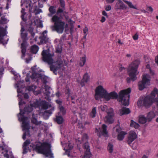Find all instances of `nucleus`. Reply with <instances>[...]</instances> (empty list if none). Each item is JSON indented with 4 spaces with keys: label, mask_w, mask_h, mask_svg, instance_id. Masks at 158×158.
Instances as JSON below:
<instances>
[{
    "label": "nucleus",
    "mask_w": 158,
    "mask_h": 158,
    "mask_svg": "<svg viewBox=\"0 0 158 158\" xmlns=\"http://www.w3.org/2000/svg\"><path fill=\"white\" fill-rule=\"evenodd\" d=\"M59 1L60 6L61 8H58L56 12V15H54L52 18V21L54 23L52 28L53 30L56 31L58 34H62L63 33L64 28L68 27V24L61 19L62 18L61 15H59L60 17L57 15L63 13L65 8V3L64 0Z\"/></svg>",
    "instance_id": "f257e3e1"
},
{
    "label": "nucleus",
    "mask_w": 158,
    "mask_h": 158,
    "mask_svg": "<svg viewBox=\"0 0 158 158\" xmlns=\"http://www.w3.org/2000/svg\"><path fill=\"white\" fill-rule=\"evenodd\" d=\"M131 91V89L129 88L127 89L121 90L119 93V95L115 91L111 92L108 93L107 91L104 89L103 95L105 99L108 101L110 99H118V100L121 102L124 106H128L130 99V94Z\"/></svg>",
    "instance_id": "f03ea898"
},
{
    "label": "nucleus",
    "mask_w": 158,
    "mask_h": 158,
    "mask_svg": "<svg viewBox=\"0 0 158 158\" xmlns=\"http://www.w3.org/2000/svg\"><path fill=\"white\" fill-rule=\"evenodd\" d=\"M41 54L43 61L47 62L48 64H50V70L54 74H56V71L60 69L63 66L62 62H58L55 64H52L53 61L52 56L46 50H44Z\"/></svg>",
    "instance_id": "7ed1b4c3"
},
{
    "label": "nucleus",
    "mask_w": 158,
    "mask_h": 158,
    "mask_svg": "<svg viewBox=\"0 0 158 158\" xmlns=\"http://www.w3.org/2000/svg\"><path fill=\"white\" fill-rule=\"evenodd\" d=\"M140 64V61L136 59L133 61L129 65L128 72L130 77L126 79L127 83H130L131 81H134L137 79L136 76L138 74L137 69Z\"/></svg>",
    "instance_id": "20e7f679"
},
{
    "label": "nucleus",
    "mask_w": 158,
    "mask_h": 158,
    "mask_svg": "<svg viewBox=\"0 0 158 158\" xmlns=\"http://www.w3.org/2000/svg\"><path fill=\"white\" fill-rule=\"evenodd\" d=\"M20 112L19 114L20 116L19 117V121L22 122L23 130L24 131V132L22 138L23 140H25L26 138V136L30 135V131H29V124L26 121L27 120V118L24 116L25 112L24 109L22 110L21 108H19Z\"/></svg>",
    "instance_id": "39448f33"
},
{
    "label": "nucleus",
    "mask_w": 158,
    "mask_h": 158,
    "mask_svg": "<svg viewBox=\"0 0 158 158\" xmlns=\"http://www.w3.org/2000/svg\"><path fill=\"white\" fill-rule=\"evenodd\" d=\"M35 150L38 153L42 154L47 157L49 156L52 157L53 155L51 149L50 145L48 143H44L40 145L36 144Z\"/></svg>",
    "instance_id": "423d86ee"
},
{
    "label": "nucleus",
    "mask_w": 158,
    "mask_h": 158,
    "mask_svg": "<svg viewBox=\"0 0 158 158\" xmlns=\"http://www.w3.org/2000/svg\"><path fill=\"white\" fill-rule=\"evenodd\" d=\"M151 77L148 74H144L142 76V80L138 83V88L139 90H142L150 85Z\"/></svg>",
    "instance_id": "0eeeda50"
},
{
    "label": "nucleus",
    "mask_w": 158,
    "mask_h": 158,
    "mask_svg": "<svg viewBox=\"0 0 158 158\" xmlns=\"http://www.w3.org/2000/svg\"><path fill=\"white\" fill-rule=\"evenodd\" d=\"M95 98L96 100H98L100 98H104L105 97L104 96V88L102 85H100L98 86L95 90Z\"/></svg>",
    "instance_id": "6e6552de"
},
{
    "label": "nucleus",
    "mask_w": 158,
    "mask_h": 158,
    "mask_svg": "<svg viewBox=\"0 0 158 158\" xmlns=\"http://www.w3.org/2000/svg\"><path fill=\"white\" fill-rule=\"evenodd\" d=\"M107 115L105 117L104 121L106 123H112L114 122V120L113 117L114 116V110L112 108L109 109L107 111Z\"/></svg>",
    "instance_id": "1a4fd4ad"
},
{
    "label": "nucleus",
    "mask_w": 158,
    "mask_h": 158,
    "mask_svg": "<svg viewBox=\"0 0 158 158\" xmlns=\"http://www.w3.org/2000/svg\"><path fill=\"white\" fill-rule=\"evenodd\" d=\"M31 78L32 79H36L37 77L40 78L41 79L42 82L44 84H46L47 83V79L48 77L41 73L39 74L38 73H34L31 75Z\"/></svg>",
    "instance_id": "9d476101"
},
{
    "label": "nucleus",
    "mask_w": 158,
    "mask_h": 158,
    "mask_svg": "<svg viewBox=\"0 0 158 158\" xmlns=\"http://www.w3.org/2000/svg\"><path fill=\"white\" fill-rule=\"evenodd\" d=\"M84 148L85 149V152L83 158H90L91 157L92 155L90 152L89 146L88 142H85L83 145Z\"/></svg>",
    "instance_id": "9b49d317"
},
{
    "label": "nucleus",
    "mask_w": 158,
    "mask_h": 158,
    "mask_svg": "<svg viewBox=\"0 0 158 158\" xmlns=\"http://www.w3.org/2000/svg\"><path fill=\"white\" fill-rule=\"evenodd\" d=\"M137 137V135L135 132L133 131H130L129 132V136L128 137L127 143L130 145L132 142L136 139Z\"/></svg>",
    "instance_id": "f8f14e48"
},
{
    "label": "nucleus",
    "mask_w": 158,
    "mask_h": 158,
    "mask_svg": "<svg viewBox=\"0 0 158 158\" xmlns=\"http://www.w3.org/2000/svg\"><path fill=\"white\" fill-rule=\"evenodd\" d=\"M47 31L46 30L44 31L39 37L40 43L41 44H46L48 41L49 38L47 36Z\"/></svg>",
    "instance_id": "ddd939ff"
},
{
    "label": "nucleus",
    "mask_w": 158,
    "mask_h": 158,
    "mask_svg": "<svg viewBox=\"0 0 158 158\" xmlns=\"http://www.w3.org/2000/svg\"><path fill=\"white\" fill-rule=\"evenodd\" d=\"M38 105L40 106L42 109L44 110H46L49 107L51 106V105L45 101H42L39 102Z\"/></svg>",
    "instance_id": "4468645a"
},
{
    "label": "nucleus",
    "mask_w": 158,
    "mask_h": 158,
    "mask_svg": "<svg viewBox=\"0 0 158 158\" xmlns=\"http://www.w3.org/2000/svg\"><path fill=\"white\" fill-rule=\"evenodd\" d=\"M131 111L129 108L123 107L119 110V114L122 116L124 114H127L130 113Z\"/></svg>",
    "instance_id": "2eb2a0df"
},
{
    "label": "nucleus",
    "mask_w": 158,
    "mask_h": 158,
    "mask_svg": "<svg viewBox=\"0 0 158 158\" xmlns=\"http://www.w3.org/2000/svg\"><path fill=\"white\" fill-rule=\"evenodd\" d=\"M6 34V30L3 27L0 26V43L2 42L3 37Z\"/></svg>",
    "instance_id": "dca6fc26"
},
{
    "label": "nucleus",
    "mask_w": 158,
    "mask_h": 158,
    "mask_svg": "<svg viewBox=\"0 0 158 158\" xmlns=\"http://www.w3.org/2000/svg\"><path fill=\"white\" fill-rule=\"evenodd\" d=\"M107 126L105 124H103L102 126V130L100 131V132L102 135L105 137H107L108 136V131H107Z\"/></svg>",
    "instance_id": "f3484780"
},
{
    "label": "nucleus",
    "mask_w": 158,
    "mask_h": 158,
    "mask_svg": "<svg viewBox=\"0 0 158 158\" xmlns=\"http://www.w3.org/2000/svg\"><path fill=\"white\" fill-rule=\"evenodd\" d=\"M156 116L154 112L153 111H151L148 112L147 115V118L148 122L151 121L152 119L154 118Z\"/></svg>",
    "instance_id": "a211bd4d"
},
{
    "label": "nucleus",
    "mask_w": 158,
    "mask_h": 158,
    "mask_svg": "<svg viewBox=\"0 0 158 158\" xmlns=\"http://www.w3.org/2000/svg\"><path fill=\"white\" fill-rule=\"evenodd\" d=\"M31 123L35 124V125H38L42 123L41 121H38L37 118L35 117L34 114L32 115V118L31 119Z\"/></svg>",
    "instance_id": "6ab92c4d"
},
{
    "label": "nucleus",
    "mask_w": 158,
    "mask_h": 158,
    "mask_svg": "<svg viewBox=\"0 0 158 158\" xmlns=\"http://www.w3.org/2000/svg\"><path fill=\"white\" fill-rule=\"evenodd\" d=\"M56 6H51L48 9V10L50 12V14H48V16L49 17L52 16V15L55 14L56 13Z\"/></svg>",
    "instance_id": "aec40b11"
},
{
    "label": "nucleus",
    "mask_w": 158,
    "mask_h": 158,
    "mask_svg": "<svg viewBox=\"0 0 158 158\" xmlns=\"http://www.w3.org/2000/svg\"><path fill=\"white\" fill-rule=\"evenodd\" d=\"M44 89H45L44 94L47 97H49L51 94V91L52 89L51 87L49 86L46 85L44 86Z\"/></svg>",
    "instance_id": "412c9836"
},
{
    "label": "nucleus",
    "mask_w": 158,
    "mask_h": 158,
    "mask_svg": "<svg viewBox=\"0 0 158 158\" xmlns=\"http://www.w3.org/2000/svg\"><path fill=\"white\" fill-rule=\"evenodd\" d=\"M139 121L140 123L144 124L148 122L147 119L143 115H140L139 117Z\"/></svg>",
    "instance_id": "4be33fe9"
},
{
    "label": "nucleus",
    "mask_w": 158,
    "mask_h": 158,
    "mask_svg": "<svg viewBox=\"0 0 158 158\" xmlns=\"http://www.w3.org/2000/svg\"><path fill=\"white\" fill-rule=\"evenodd\" d=\"M33 106L32 104H31L30 106L29 105L26 106L24 108V110L26 112H31L33 110Z\"/></svg>",
    "instance_id": "5701e85b"
},
{
    "label": "nucleus",
    "mask_w": 158,
    "mask_h": 158,
    "mask_svg": "<svg viewBox=\"0 0 158 158\" xmlns=\"http://www.w3.org/2000/svg\"><path fill=\"white\" fill-rule=\"evenodd\" d=\"M126 134V132L123 131H121L120 132L118 135V139L119 141L123 140L124 138V136Z\"/></svg>",
    "instance_id": "b1692460"
},
{
    "label": "nucleus",
    "mask_w": 158,
    "mask_h": 158,
    "mask_svg": "<svg viewBox=\"0 0 158 158\" xmlns=\"http://www.w3.org/2000/svg\"><path fill=\"white\" fill-rule=\"evenodd\" d=\"M119 2L118 3H117L116 6H118V5H119V6L118 7V9H126V6L123 3V2L120 0H118Z\"/></svg>",
    "instance_id": "393cba45"
},
{
    "label": "nucleus",
    "mask_w": 158,
    "mask_h": 158,
    "mask_svg": "<svg viewBox=\"0 0 158 158\" xmlns=\"http://www.w3.org/2000/svg\"><path fill=\"white\" fill-rule=\"evenodd\" d=\"M39 47L36 45L32 46L31 47V50L33 53L36 54L39 50Z\"/></svg>",
    "instance_id": "a878e982"
},
{
    "label": "nucleus",
    "mask_w": 158,
    "mask_h": 158,
    "mask_svg": "<svg viewBox=\"0 0 158 158\" xmlns=\"http://www.w3.org/2000/svg\"><path fill=\"white\" fill-rule=\"evenodd\" d=\"M54 110V108L53 107L51 108L50 110H45L44 112V116L46 115L48 117L52 114V112Z\"/></svg>",
    "instance_id": "bb28decb"
},
{
    "label": "nucleus",
    "mask_w": 158,
    "mask_h": 158,
    "mask_svg": "<svg viewBox=\"0 0 158 158\" xmlns=\"http://www.w3.org/2000/svg\"><path fill=\"white\" fill-rule=\"evenodd\" d=\"M63 118L61 116H57L56 117V121L59 124H62L63 122Z\"/></svg>",
    "instance_id": "cd10ccee"
},
{
    "label": "nucleus",
    "mask_w": 158,
    "mask_h": 158,
    "mask_svg": "<svg viewBox=\"0 0 158 158\" xmlns=\"http://www.w3.org/2000/svg\"><path fill=\"white\" fill-rule=\"evenodd\" d=\"M114 150V146L111 143H109L107 146V150L109 153H112Z\"/></svg>",
    "instance_id": "c85d7f7f"
},
{
    "label": "nucleus",
    "mask_w": 158,
    "mask_h": 158,
    "mask_svg": "<svg viewBox=\"0 0 158 158\" xmlns=\"http://www.w3.org/2000/svg\"><path fill=\"white\" fill-rule=\"evenodd\" d=\"M96 107H93L92 110L90 113V116L91 117L93 118L96 116Z\"/></svg>",
    "instance_id": "c756f323"
},
{
    "label": "nucleus",
    "mask_w": 158,
    "mask_h": 158,
    "mask_svg": "<svg viewBox=\"0 0 158 158\" xmlns=\"http://www.w3.org/2000/svg\"><path fill=\"white\" fill-rule=\"evenodd\" d=\"M86 61V56H85L81 58L79 62V65L81 66H83L85 64Z\"/></svg>",
    "instance_id": "7c9ffc66"
},
{
    "label": "nucleus",
    "mask_w": 158,
    "mask_h": 158,
    "mask_svg": "<svg viewBox=\"0 0 158 158\" xmlns=\"http://www.w3.org/2000/svg\"><path fill=\"white\" fill-rule=\"evenodd\" d=\"M130 126L131 127H134L135 128H138L139 127V125L137 123H136L133 120H131Z\"/></svg>",
    "instance_id": "2f4dec72"
},
{
    "label": "nucleus",
    "mask_w": 158,
    "mask_h": 158,
    "mask_svg": "<svg viewBox=\"0 0 158 158\" xmlns=\"http://www.w3.org/2000/svg\"><path fill=\"white\" fill-rule=\"evenodd\" d=\"M82 79L85 81L86 83H87L89 81L90 77L87 73H86L83 75Z\"/></svg>",
    "instance_id": "473e14b6"
},
{
    "label": "nucleus",
    "mask_w": 158,
    "mask_h": 158,
    "mask_svg": "<svg viewBox=\"0 0 158 158\" xmlns=\"http://www.w3.org/2000/svg\"><path fill=\"white\" fill-rule=\"evenodd\" d=\"M123 1L128 5L130 8L137 9L136 6H133L131 2L124 0H123Z\"/></svg>",
    "instance_id": "72a5a7b5"
},
{
    "label": "nucleus",
    "mask_w": 158,
    "mask_h": 158,
    "mask_svg": "<svg viewBox=\"0 0 158 158\" xmlns=\"http://www.w3.org/2000/svg\"><path fill=\"white\" fill-rule=\"evenodd\" d=\"M60 112L62 113L63 115H64L66 113V110L63 106H60V107H59Z\"/></svg>",
    "instance_id": "f704fd0d"
},
{
    "label": "nucleus",
    "mask_w": 158,
    "mask_h": 158,
    "mask_svg": "<svg viewBox=\"0 0 158 158\" xmlns=\"http://www.w3.org/2000/svg\"><path fill=\"white\" fill-rule=\"evenodd\" d=\"M7 23V19L5 16H2L1 18V19L0 20V23L5 24Z\"/></svg>",
    "instance_id": "c9c22d12"
},
{
    "label": "nucleus",
    "mask_w": 158,
    "mask_h": 158,
    "mask_svg": "<svg viewBox=\"0 0 158 158\" xmlns=\"http://www.w3.org/2000/svg\"><path fill=\"white\" fill-rule=\"evenodd\" d=\"M21 36L22 39L24 40H26L27 38V32L24 33L21 32Z\"/></svg>",
    "instance_id": "e433bc0d"
},
{
    "label": "nucleus",
    "mask_w": 158,
    "mask_h": 158,
    "mask_svg": "<svg viewBox=\"0 0 158 158\" xmlns=\"http://www.w3.org/2000/svg\"><path fill=\"white\" fill-rule=\"evenodd\" d=\"M31 143L30 140L27 139L24 143L23 144V147H27Z\"/></svg>",
    "instance_id": "4c0bfd02"
},
{
    "label": "nucleus",
    "mask_w": 158,
    "mask_h": 158,
    "mask_svg": "<svg viewBox=\"0 0 158 158\" xmlns=\"http://www.w3.org/2000/svg\"><path fill=\"white\" fill-rule=\"evenodd\" d=\"M101 109L103 111H106L107 110V106L106 105H102L101 106Z\"/></svg>",
    "instance_id": "58836bf2"
},
{
    "label": "nucleus",
    "mask_w": 158,
    "mask_h": 158,
    "mask_svg": "<svg viewBox=\"0 0 158 158\" xmlns=\"http://www.w3.org/2000/svg\"><path fill=\"white\" fill-rule=\"evenodd\" d=\"M25 102L24 101H23L21 99L19 103V108H21V106L23 104H25Z\"/></svg>",
    "instance_id": "ea45409f"
},
{
    "label": "nucleus",
    "mask_w": 158,
    "mask_h": 158,
    "mask_svg": "<svg viewBox=\"0 0 158 158\" xmlns=\"http://www.w3.org/2000/svg\"><path fill=\"white\" fill-rule=\"evenodd\" d=\"M56 103L59 106V107H60V106H62V101L60 99L56 100Z\"/></svg>",
    "instance_id": "a19ab883"
},
{
    "label": "nucleus",
    "mask_w": 158,
    "mask_h": 158,
    "mask_svg": "<svg viewBox=\"0 0 158 158\" xmlns=\"http://www.w3.org/2000/svg\"><path fill=\"white\" fill-rule=\"evenodd\" d=\"M62 48L61 47H57L56 48V53H61L62 52Z\"/></svg>",
    "instance_id": "79ce46f5"
},
{
    "label": "nucleus",
    "mask_w": 158,
    "mask_h": 158,
    "mask_svg": "<svg viewBox=\"0 0 158 158\" xmlns=\"http://www.w3.org/2000/svg\"><path fill=\"white\" fill-rule=\"evenodd\" d=\"M105 9L106 11H109L111 9V6L110 5H108L105 6Z\"/></svg>",
    "instance_id": "37998d69"
},
{
    "label": "nucleus",
    "mask_w": 158,
    "mask_h": 158,
    "mask_svg": "<svg viewBox=\"0 0 158 158\" xmlns=\"http://www.w3.org/2000/svg\"><path fill=\"white\" fill-rule=\"evenodd\" d=\"M88 31V28L86 26H85V27L83 29V31L84 35H87Z\"/></svg>",
    "instance_id": "c03bdc74"
},
{
    "label": "nucleus",
    "mask_w": 158,
    "mask_h": 158,
    "mask_svg": "<svg viewBox=\"0 0 158 158\" xmlns=\"http://www.w3.org/2000/svg\"><path fill=\"white\" fill-rule=\"evenodd\" d=\"M138 35L137 33H136L135 35L133 36V38L135 40H137L138 39Z\"/></svg>",
    "instance_id": "a18cd8bd"
},
{
    "label": "nucleus",
    "mask_w": 158,
    "mask_h": 158,
    "mask_svg": "<svg viewBox=\"0 0 158 158\" xmlns=\"http://www.w3.org/2000/svg\"><path fill=\"white\" fill-rule=\"evenodd\" d=\"M85 83H86L85 82V81H84L82 79L80 82V84L81 86L82 87H83L85 86Z\"/></svg>",
    "instance_id": "49530a36"
},
{
    "label": "nucleus",
    "mask_w": 158,
    "mask_h": 158,
    "mask_svg": "<svg viewBox=\"0 0 158 158\" xmlns=\"http://www.w3.org/2000/svg\"><path fill=\"white\" fill-rule=\"evenodd\" d=\"M26 49L25 48H23L22 49L21 52L22 54V56H24L25 55Z\"/></svg>",
    "instance_id": "de8ad7c7"
},
{
    "label": "nucleus",
    "mask_w": 158,
    "mask_h": 158,
    "mask_svg": "<svg viewBox=\"0 0 158 158\" xmlns=\"http://www.w3.org/2000/svg\"><path fill=\"white\" fill-rule=\"evenodd\" d=\"M102 14L103 15L106 16L107 18L108 17V16L107 15V13L105 10H103L102 11Z\"/></svg>",
    "instance_id": "09e8293b"
},
{
    "label": "nucleus",
    "mask_w": 158,
    "mask_h": 158,
    "mask_svg": "<svg viewBox=\"0 0 158 158\" xmlns=\"http://www.w3.org/2000/svg\"><path fill=\"white\" fill-rule=\"evenodd\" d=\"M36 65H35L33 66L31 68V70L33 72L32 74L34 73H35V70L36 69Z\"/></svg>",
    "instance_id": "8fccbe9b"
},
{
    "label": "nucleus",
    "mask_w": 158,
    "mask_h": 158,
    "mask_svg": "<svg viewBox=\"0 0 158 158\" xmlns=\"http://www.w3.org/2000/svg\"><path fill=\"white\" fill-rule=\"evenodd\" d=\"M65 94L68 95V97L70 96V93L69 89H67L65 91Z\"/></svg>",
    "instance_id": "3c124183"
},
{
    "label": "nucleus",
    "mask_w": 158,
    "mask_h": 158,
    "mask_svg": "<svg viewBox=\"0 0 158 158\" xmlns=\"http://www.w3.org/2000/svg\"><path fill=\"white\" fill-rule=\"evenodd\" d=\"M23 97L24 99H28L29 98V96L27 93H25L23 95Z\"/></svg>",
    "instance_id": "603ef678"
},
{
    "label": "nucleus",
    "mask_w": 158,
    "mask_h": 158,
    "mask_svg": "<svg viewBox=\"0 0 158 158\" xmlns=\"http://www.w3.org/2000/svg\"><path fill=\"white\" fill-rule=\"evenodd\" d=\"M121 129L120 127H118V128H116V132L118 133V134L120 132H121Z\"/></svg>",
    "instance_id": "864d4df0"
},
{
    "label": "nucleus",
    "mask_w": 158,
    "mask_h": 158,
    "mask_svg": "<svg viewBox=\"0 0 158 158\" xmlns=\"http://www.w3.org/2000/svg\"><path fill=\"white\" fill-rule=\"evenodd\" d=\"M23 148L24 153H26L27 152V147H23Z\"/></svg>",
    "instance_id": "5fc2aeb1"
},
{
    "label": "nucleus",
    "mask_w": 158,
    "mask_h": 158,
    "mask_svg": "<svg viewBox=\"0 0 158 158\" xmlns=\"http://www.w3.org/2000/svg\"><path fill=\"white\" fill-rule=\"evenodd\" d=\"M33 28L31 27H30L28 29V31L30 33L33 32Z\"/></svg>",
    "instance_id": "6e6d98bb"
},
{
    "label": "nucleus",
    "mask_w": 158,
    "mask_h": 158,
    "mask_svg": "<svg viewBox=\"0 0 158 158\" xmlns=\"http://www.w3.org/2000/svg\"><path fill=\"white\" fill-rule=\"evenodd\" d=\"M106 20V18L105 17L102 16L101 18V19L100 20V21L103 23L105 22Z\"/></svg>",
    "instance_id": "4d7b16f0"
},
{
    "label": "nucleus",
    "mask_w": 158,
    "mask_h": 158,
    "mask_svg": "<svg viewBox=\"0 0 158 158\" xmlns=\"http://www.w3.org/2000/svg\"><path fill=\"white\" fill-rule=\"evenodd\" d=\"M155 61L156 63L157 64L158 66V54L157 56L155 57Z\"/></svg>",
    "instance_id": "13d9d810"
},
{
    "label": "nucleus",
    "mask_w": 158,
    "mask_h": 158,
    "mask_svg": "<svg viewBox=\"0 0 158 158\" xmlns=\"http://www.w3.org/2000/svg\"><path fill=\"white\" fill-rule=\"evenodd\" d=\"M30 78L27 76L26 77L25 81L26 82H29L30 81Z\"/></svg>",
    "instance_id": "bf43d9fd"
},
{
    "label": "nucleus",
    "mask_w": 158,
    "mask_h": 158,
    "mask_svg": "<svg viewBox=\"0 0 158 158\" xmlns=\"http://www.w3.org/2000/svg\"><path fill=\"white\" fill-rule=\"evenodd\" d=\"M32 87V86H28V90L30 91H32L33 90Z\"/></svg>",
    "instance_id": "052dcab7"
},
{
    "label": "nucleus",
    "mask_w": 158,
    "mask_h": 158,
    "mask_svg": "<svg viewBox=\"0 0 158 158\" xmlns=\"http://www.w3.org/2000/svg\"><path fill=\"white\" fill-rule=\"evenodd\" d=\"M60 94L59 92H57L56 94V95L57 98H59L60 96Z\"/></svg>",
    "instance_id": "680f3d73"
},
{
    "label": "nucleus",
    "mask_w": 158,
    "mask_h": 158,
    "mask_svg": "<svg viewBox=\"0 0 158 158\" xmlns=\"http://www.w3.org/2000/svg\"><path fill=\"white\" fill-rule=\"evenodd\" d=\"M150 71V73L152 75H153L154 74V72L151 70V69H150V70H149Z\"/></svg>",
    "instance_id": "e2e57ef3"
},
{
    "label": "nucleus",
    "mask_w": 158,
    "mask_h": 158,
    "mask_svg": "<svg viewBox=\"0 0 158 158\" xmlns=\"http://www.w3.org/2000/svg\"><path fill=\"white\" fill-rule=\"evenodd\" d=\"M148 10L149 11L152 12V11H153V9H152V8L151 7L149 6L148 7Z\"/></svg>",
    "instance_id": "0e129e2a"
},
{
    "label": "nucleus",
    "mask_w": 158,
    "mask_h": 158,
    "mask_svg": "<svg viewBox=\"0 0 158 158\" xmlns=\"http://www.w3.org/2000/svg\"><path fill=\"white\" fill-rule=\"evenodd\" d=\"M4 156L6 158H9V156L8 154L6 153L4 154Z\"/></svg>",
    "instance_id": "69168bd1"
},
{
    "label": "nucleus",
    "mask_w": 158,
    "mask_h": 158,
    "mask_svg": "<svg viewBox=\"0 0 158 158\" xmlns=\"http://www.w3.org/2000/svg\"><path fill=\"white\" fill-rule=\"evenodd\" d=\"M146 68L148 69H149L150 70V69H151L150 68V65L149 64H148L146 65Z\"/></svg>",
    "instance_id": "338daca9"
},
{
    "label": "nucleus",
    "mask_w": 158,
    "mask_h": 158,
    "mask_svg": "<svg viewBox=\"0 0 158 158\" xmlns=\"http://www.w3.org/2000/svg\"><path fill=\"white\" fill-rule=\"evenodd\" d=\"M75 96H72L71 97V100H73L75 99Z\"/></svg>",
    "instance_id": "774afa93"
}]
</instances>
